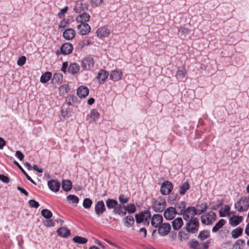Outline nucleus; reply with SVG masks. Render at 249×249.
I'll return each instance as SVG.
<instances>
[{"label": "nucleus", "mask_w": 249, "mask_h": 249, "mask_svg": "<svg viewBox=\"0 0 249 249\" xmlns=\"http://www.w3.org/2000/svg\"><path fill=\"white\" fill-rule=\"evenodd\" d=\"M185 228L188 232L195 233L196 232L199 228V220L197 218H193L188 220Z\"/></svg>", "instance_id": "1"}, {"label": "nucleus", "mask_w": 249, "mask_h": 249, "mask_svg": "<svg viewBox=\"0 0 249 249\" xmlns=\"http://www.w3.org/2000/svg\"><path fill=\"white\" fill-rule=\"evenodd\" d=\"M216 213L213 211H210L201 216V222L203 224L210 225H212L216 220Z\"/></svg>", "instance_id": "2"}, {"label": "nucleus", "mask_w": 249, "mask_h": 249, "mask_svg": "<svg viewBox=\"0 0 249 249\" xmlns=\"http://www.w3.org/2000/svg\"><path fill=\"white\" fill-rule=\"evenodd\" d=\"M151 217L150 211L146 210L135 215V219L137 223H141L142 222L149 223V219Z\"/></svg>", "instance_id": "3"}, {"label": "nucleus", "mask_w": 249, "mask_h": 249, "mask_svg": "<svg viewBox=\"0 0 249 249\" xmlns=\"http://www.w3.org/2000/svg\"><path fill=\"white\" fill-rule=\"evenodd\" d=\"M166 207V202L164 199L160 198L154 201L153 204L154 211L157 213L162 212Z\"/></svg>", "instance_id": "4"}, {"label": "nucleus", "mask_w": 249, "mask_h": 249, "mask_svg": "<svg viewBox=\"0 0 249 249\" xmlns=\"http://www.w3.org/2000/svg\"><path fill=\"white\" fill-rule=\"evenodd\" d=\"M182 215L185 220H188L190 217L191 218H194L193 217L196 215V207H188L187 209H185Z\"/></svg>", "instance_id": "5"}, {"label": "nucleus", "mask_w": 249, "mask_h": 249, "mask_svg": "<svg viewBox=\"0 0 249 249\" xmlns=\"http://www.w3.org/2000/svg\"><path fill=\"white\" fill-rule=\"evenodd\" d=\"M94 60L93 58L87 57L82 61L81 67L84 70L88 71L94 67Z\"/></svg>", "instance_id": "6"}, {"label": "nucleus", "mask_w": 249, "mask_h": 249, "mask_svg": "<svg viewBox=\"0 0 249 249\" xmlns=\"http://www.w3.org/2000/svg\"><path fill=\"white\" fill-rule=\"evenodd\" d=\"M173 186L172 183L169 181H164L161 185L160 187V193L163 195H167L173 190Z\"/></svg>", "instance_id": "7"}, {"label": "nucleus", "mask_w": 249, "mask_h": 249, "mask_svg": "<svg viewBox=\"0 0 249 249\" xmlns=\"http://www.w3.org/2000/svg\"><path fill=\"white\" fill-rule=\"evenodd\" d=\"M171 225L169 223H163L159 226L158 233L161 236L167 235L170 231Z\"/></svg>", "instance_id": "8"}, {"label": "nucleus", "mask_w": 249, "mask_h": 249, "mask_svg": "<svg viewBox=\"0 0 249 249\" xmlns=\"http://www.w3.org/2000/svg\"><path fill=\"white\" fill-rule=\"evenodd\" d=\"M176 214H177V213L176 208L170 207L165 210L164 216L167 220H171L174 218Z\"/></svg>", "instance_id": "9"}, {"label": "nucleus", "mask_w": 249, "mask_h": 249, "mask_svg": "<svg viewBox=\"0 0 249 249\" xmlns=\"http://www.w3.org/2000/svg\"><path fill=\"white\" fill-rule=\"evenodd\" d=\"M48 185L49 189L54 192H57L60 187V182L54 179H51L48 182Z\"/></svg>", "instance_id": "10"}, {"label": "nucleus", "mask_w": 249, "mask_h": 249, "mask_svg": "<svg viewBox=\"0 0 249 249\" xmlns=\"http://www.w3.org/2000/svg\"><path fill=\"white\" fill-rule=\"evenodd\" d=\"M73 47L71 44L70 43H66L63 44L61 48V53L66 55L71 53L73 51Z\"/></svg>", "instance_id": "11"}, {"label": "nucleus", "mask_w": 249, "mask_h": 249, "mask_svg": "<svg viewBox=\"0 0 249 249\" xmlns=\"http://www.w3.org/2000/svg\"><path fill=\"white\" fill-rule=\"evenodd\" d=\"M106 207L102 200L98 201L95 206V212L97 215H100L106 211Z\"/></svg>", "instance_id": "12"}, {"label": "nucleus", "mask_w": 249, "mask_h": 249, "mask_svg": "<svg viewBox=\"0 0 249 249\" xmlns=\"http://www.w3.org/2000/svg\"><path fill=\"white\" fill-rule=\"evenodd\" d=\"M163 221L162 216L159 214H154L151 219L152 226L157 228L160 226Z\"/></svg>", "instance_id": "13"}, {"label": "nucleus", "mask_w": 249, "mask_h": 249, "mask_svg": "<svg viewBox=\"0 0 249 249\" xmlns=\"http://www.w3.org/2000/svg\"><path fill=\"white\" fill-rule=\"evenodd\" d=\"M89 93V89L85 86H81L77 90V95L81 98H84L87 97Z\"/></svg>", "instance_id": "14"}, {"label": "nucleus", "mask_w": 249, "mask_h": 249, "mask_svg": "<svg viewBox=\"0 0 249 249\" xmlns=\"http://www.w3.org/2000/svg\"><path fill=\"white\" fill-rule=\"evenodd\" d=\"M98 37L103 38L107 37L110 35V31L107 27L104 26L99 28L96 32Z\"/></svg>", "instance_id": "15"}, {"label": "nucleus", "mask_w": 249, "mask_h": 249, "mask_svg": "<svg viewBox=\"0 0 249 249\" xmlns=\"http://www.w3.org/2000/svg\"><path fill=\"white\" fill-rule=\"evenodd\" d=\"M77 28L82 35H87L90 31V27L87 23H80L77 26Z\"/></svg>", "instance_id": "16"}, {"label": "nucleus", "mask_w": 249, "mask_h": 249, "mask_svg": "<svg viewBox=\"0 0 249 249\" xmlns=\"http://www.w3.org/2000/svg\"><path fill=\"white\" fill-rule=\"evenodd\" d=\"M123 72L121 70L112 71L110 74V79L114 81H119L122 79Z\"/></svg>", "instance_id": "17"}, {"label": "nucleus", "mask_w": 249, "mask_h": 249, "mask_svg": "<svg viewBox=\"0 0 249 249\" xmlns=\"http://www.w3.org/2000/svg\"><path fill=\"white\" fill-rule=\"evenodd\" d=\"M90 17V15L89 14L83 13L77 17L76 20L77 22L82 24L86 23V22L89 21Z\"/></svg>", "instance_id": "18"}, {"label": "nucleus", "mask_w": 249, "mask_h": 249, "mask_svg": "<svg viewBox=\"0 0 249 249\" xmlns=\"http://www.w3.org/2000/svg\"><path fill=\"white\" fill-rule=\"evenodd\" d=\"M63 37L67 40L73 39L75 36V31L71 28L66 29L63 33Z\"/></svg>", "instance_id": "19"}, {"label": "nucleus", "mask_w": 249, "mask_h": 249, "mask_svg": "<svg viewBox=\"0 0 249 249\" xmlns=\"http://www.w3.org/2000/svg\"><path fill=\"white\" fill-rule=\"evenodd\" d=\"M243 220V217L241 216H233L229 219L230 225L233 227H235L239 225Z\"/></svg>", "instance_id": "20"}, {"label": "nucleus", "mask_w": 249, "mask_h": 249, "mask_svg": "<svg viewBox=\"0 0 249 249\" xmlns=\"http://www.w3.org/2000/svg\"><path fill=\"white\" fill-rule=\"evenodd\" d=\"M108 76L109 73L107 71L104 70H102L98 73L97 78L100 83L104 82L105 80L107 79V78L108 77Z\"/></svg>", "instance_id": "21"}, {"label": "nucleus", "mask_w": 249, "mask_h": 249, "mask_svg": "<svg viewBox=\"0 0 249 249\" xmlns=\"http://www.w3.org/2000/svg\"><path fill=\"white\" fill-rule=\"evenodd\" d=\"M186 208V203L184 201H181L176 205V208L177 214L182 215Z\"/></svg>", "instance_id": "22"}, {"label": "nucleus", "mask_w": 249, "mask_h": 249, "mask_svg": "<svg viewBox=\"0 0 249 249\" xmlns=\"http://www.w3.org/2000/svg\"><path fill=\"white\" fill-rule=\"evenodd\" d=\"M183 224V220L181 217L177 218L172 221L173 228L175 230H178L180 229Z\"/></svg>", "instance_id": "23"}, {"label": "nucleus", "mask_w": 249, "mask_h": 249, "mask_svg": "<svg viewBox=\"0 0 249 249\" xmlns=\"http://www.w3.org/2000/svg\"><path fill=\"white\" fill-rule=\"evenodd\" d=\"M123 222L126 227L129 228L133 226L135 221L133 216L129 215L124 218Z\"/></svg>", "instance_id": "24"}, {"label": "nucleus", "mask_w": 249, "mask_h": 249, "mask_svg": "<svg viewBox=\"0 0 249 249\" xmlns=\"http://www.w3.org/2000/svg\"><path fill=\"white\" fill-rule=\"evenodd\" d=\"M57 234L62 237H67L71 234L70 231L66 227H61L57 230Z\"/></svg>", "instance_id": "25"}, {"label": "nucleus", "mask_w": 249, "mask_h": 249, "mask_svg": "<svg viewBox=\"0 0 249 249\" xmlns=\"http://www.w3.org/2000/svg\"><path fill=\"white\" fill-rule=\"evenodd\" d=\"M113 212L115 213L118 214L121 216H124L126 214L125 206L122 204H118Z\"/></svg>", "instance_id": "26"}, {"label": "nucleus", "mask_w": 249, "mask_h": 249, "mask_svg": "<svg viewBox=\"0 0 249 249\" xmlns=\"http://www.w3.org/2000/svg\"><path fill=\"white\" fill-rule=\"evenodd\" d=\"M186 72V69L184 67L178 69L176 76L178 81H181L185 77Z\"/></svg>", "instance_id": "27"}, {"label": "nucleus", "mask_w": 249, "mask_h": 249, "mask_svg": "<svg viewBox=\"0 0 249 249\" xmlns=\"http://www.w3.org/2000/svg\"><path fill=\"white\" fill-rule=\"evenodd\" d=\"M226 224L225 220L223 219H220L213 227L212 231L213 232H217L219 229L222 228Z\"/></svg>", "instance_id": "28"}, {"label": "nucleus", "mask_w": 249, "mask_h": 249, "mask_svg": "<svg viewBox=\"0 0 249 249\" xmlns=\"http://www.w3.org/2000/svg\"><path fill=\"white\" fill-rule=\"evenodd\" d=\"M79 70L80 67L79 65L76 63L71 64L68 67V71L73 75L78 72Z\"/></svg>", "instance_id": "29"}, {"label": "nucleus", "mask_w": 249, "mask_h": 249, "mask_svg": "<svg viewBox=\"0 0 249 249\" xmlns=\"http://www.w3.org/2000/svg\"><path fill=\"white\" fill-rule=\"evenodd\" d=\"M243 230L239 227L231 231V236L234 239H236L242 235Z\"/></svg>", "instance_id": "30"}, {"label": "nucleus", "mask_w": 249, "mask_h": 249, "mask_svg": "<svg viewBox=\"0 0 249 249\" xmlns=\"http://www.w3.org/2000/svg\"><path fill=\"white\" fill-rule=\"evenodd\" d=\"M207 204L206 203H201L197 205L196 208V215H200L204 212L207 209Z\"/></svg>", "instance_id": "31"}, {"label": "nucleus", "mask_w": 249, "mask_h": 249, "mask_svg": "<svg viewBox=\"0 0 249 249\" xmlns=\"http://www.w3.org/2000/svg\"><path fill=\"white\" fill-rule=\"evenodd\" d=\"M62 188L66 192L70 191L72 188V183L71 180L66 179L63 180L62 183Z\"/></svg>", "instance_id": "32"}, {"label": "nucleus", "mask_w": 249, "mask_h": 249, "mask_svg": "<svg viewBox=\"0 0 249 249\" xmlns=\"http://www.w3.org/2000/svg\"><path fill=\"white\" fill-rule=\"evenodd\" d=\"M246 198L240 199L235 203V208L239 212H244L243 206L246 203Z\"/></svg>", "instance_id": "33"}, {"label": "nucleus", "mask_w": 249, "mask_h": 249, "mask_svg": "<svg viewBox=\"0 0 249 249\" xmlns=\"http://www.w3.org/2000/svg\"><path fill=\"white\" fill-rule=\"evenodd\" d=\"M52 76V73L51 72H46L41 75L40 81L42 83H46L51 79Z\"/></svg>", "instance_id": "34"}, {"label": "nucleus", "mask_w": 249, "mask_h": 249, "mask_svg": "<svg viewBox=\"0 0 249 249\" xmlns=\"http://www.w3.org/2000/svg\"><path fill=\"white\" fill-rule=\"evenodd\" d=\"M106 205L108 209H113L115 210V208L118 205V202L115 199L108 198L106 201Z\"/></svg>", "instance_id": "35"}, {"label": "nucleus", "mask_w": 249, "mask_h": 249, "mask_svg": "<svg viewBox=\"0 0 249 249\" xmlns=\"http://www.w3.org/2000/svg\"><path fill=\"white\" fill-rule=\"evenodd\" d=\"M190 188V185L188 182H185L179 186V193L181 195H184Z\"/></svg>", "instance_id": "36"}, {"label": "nucleus", "mask_w": 249, "mask_h": 249, "mask_svg": "<svg viewBox=\"0 0 249 249\" xmlns=\"http://www.w3.org/2000/svg\"><path fill=\"white\" fill-rule=\"evenodd\" d=\"M210 236V231L208 230H204L201 231L198 235V238L200 240L203 241Z\"/></svg>", "instance_id": "37"}, {"label": "nucleus", "mask_w": 249, "mask_h": 249, "mask_svg": "<svg viewBox=\"0 0 249 249\" xmlns=\"http://www.w3.org/2000/svg\"><path fill=\"white\" fill-rule=\"evenodd\" d=\"M84 4L82 2L76 1L74 10L77 13H80L84 9Z\"/></svg>", "instance_id": "38"}, {"label": "nucleus", "mask_w": 249, "mask_h": 249, "mask_svg": "<svg viewBox=\"0 0 249 249\" xmlns=\"http://www.w3.org/2000/svg\"><path fill=\"white\" fill-rule=\"evenodd\" d=\"M72 240L74 242L80 244H85L88 242L87 238L79 236H76L74 237L72 239Z\"/></svg>", "instance_id": "39"}, {"label": "nucleus", "mask_w": 249, "mask_h": 249, "mask_svg": "<svg viewBox=\"0 0 249 249\" xmlns=\"http://www.w3.org/2000/svg\"><path fill=\"white\" fill-rule=\"evenodd\" d=\"M63 80V75L61 73H55L53 75V81L54 83L60 84Z\"/></svg>", "instance_id": "40"}, {"label": "nucleus", "mask_w": 249, "mask_h": 249, "mask_svg": "<svg viewBox=\"0 0 249 249\" xmlns=\"http://www.w3.org/2000/svg\"><path fill=\"white\" fill-rule=\"evenodd\" d=\"M41 214L43 217L47 219H50L53 216L51 211L47 209L42 210Z\"/></svg>", "instance_id": "41"}, {"label": "nucleus", "mask_w": 249, "mask_h": 249, "mask_svg": "<svg viewBox=\"0 0 249 249\" xmlns=\"http://www.w3.org/2000/svg\"><path fill=\"white\" fill-rule=\"evenodd\" d=\"M244 243V240L242 239H239L235 242L234 244L233 245L232 249H242Z\"/></svg>", "instance_id": "42"}, {"label": "nucleus", "mask_w": 249, "mask_h": 249, "mask_svg": "<svg viewBox=\"0 0 249 249\" xmlns=\"http://www.w3.org/2000/svg\"><path fill=\"white\" fill-rule=\"evenodd\" d=\"M125 212L127 211L129 213H134L136 211L135 206L133 204H129L125 206Z\"/></svg>", "instance_id": "43"}, {"label": "nucleus", "mask_w": 249, "mask_h": 249, "mask_svg": "<svg viewBox=\"0 0 249 249\" xmlns=\"http://www.w3.org/2000/svg\"><path fill=\"white\" fill-rule=\"evenodd\" d=\"M67 199L69 201H71L74 204H77L79 202L78 197L75 195H70L67 197Z\"/></svg>", "instance_id": "44"}, {"label": "nucleus", "mask_w": 249, "mask_h": 249, "mask_svg": "<svg viewBox=\"0 0 249 249\" xmlns=\"http://www.w3.org/2000/svg\"><path fill=\"white\" fill-rule=\"evenodd\" d=\"M92 204V200L90 198H86L83 201V206L85 209H89Z\"/></svg>", "instance_id": "45"}, {"label": "nucleus", "mask_w": 249, "mask_h": 249, "mask_svg": "<svg viewBox=\"0 0 249 249\" xmlns=\"http://www.w3.org/2000/svg\"><path fill=\"white\" fill-rule=\"evenodd\" d=\"M99 117V113L95 109L91 111L90 113V117L93 119L94 121L97 120Z\"/></svg>", "instance_id": "46"}, {"label": "nucleus", "mask_w": 249, "mask_h": 249, "mask_svg": "<svg viewBox=\"0 0 249 249\" xmlns=\"http://www.w3.org/2000/svg\"><path fill=\"white\" fill-rule=\"evenodd\" d=\"M190 247L193 249H200V243L196 241L190 242Z\"/></svg>", "instance_id": "47"}, {"label": "nucleus", "mask_w": 249, "mask_h": 249, "mask_svg": "<svg viewBox=\"0 0 249 249\" xmlns=\"http://www.w3.org/2000/svg\"><path fill=\"white\" fill-rule=\"evenodd\" d=\"M59 90L62 94H64L69 92L70 90L69 86L68 85H62L60 87Z\"/></svg>", "instance_id": "48"}, {"label": "nucleus", "mask_w": 249, "mask_h": 249, "mask_svg": "<svg viewBox=\"0 0 249 249\" xmlns=\"http://www.w3.org/2000/svg\"><path fill=\"white\" fill-rule=\"evenodd\" d=\"M178 236L180 240H186L189 238L188 233H185L184 231H180L178 233Z\"/></svg>", "instance_id": "49"}, {"label": "nucleus", "mask_w": 249, "mask_h": 249, "mask_svg": "<svg viewBox=\"0 0 249 249\" xmlns=\"http://www.w3.org/2000/svg\"><path fill=\"white\" fill-rule=\"evenodd\" d=\"M26 61V58L25 56L20 57L17 61V64L19 66H22L25 64Z\"/></svg>", "instance_id": "50"}, {"label": "nucleus", "mask_w": 249, "mask_h": 249, "mask_svg": "<svg viewBox=\"0 0 249 249\" xmlns=\"http://www.w3.org/2000/svg\"><path fill=\"white\" fill-rule=\"evenodd\" d=\"M28 203L29 205L32 208H37L39 206V204L38 202L33 199L30 200L28 202Z\"/></svg>", "instance_id": "51"}, {"label": "nucleus", "mask_w": 249, "mask_h": 249, "mask_svg": "<svg viewBox=\"0 0 249 249\" xmlns=\"http://www.w3.org/2000/svg\"><path fill=\"white\" fill-rule=\"evenodd\" d=\"M119 201L121 203L125 204V203H126L128 201L129 199L128 197L125 196L124 195H121L119 196Z\"/></svg>", "instance_id": "52"}, {"label": "nucleus", "mask_w": 249, "mask_h": 249, "mask_svg": "<svg viewBox=\"0 0 249 249\" xmlns=\"http://www.w3.org/2000/svg\"><path fill=\"white\" fill-rule=\"evenodd\" d=\"M178 32L180 35L185 36L189 32V30L185 27L178 28Z\"/></svg>", "instance_id": "53"}, {"label": "nucleus", "mask_w": 249, "mask_h": 249, "mask_svg": "<svg viewBox=\"0 0 249 249\" xmlns=\"http://www.w3.org/2000/svg\"><path fill=\"white\" fill-rule=\"evenodd\" d=\"M103 2V0H91V4L92 7H97Z\"/></svg>", "instance_id": "54"}, {"label": "nucleus", "mask_w": 249, "mask_h": 249, "mask_svg": "<svg viewBox=\"0 0 249 249\" xmlns=\"http://www.w3.org/2000/svg\"><path fill=\"white\" fill-rule=\"evenodd\" d=\"M44 225L47 227H51L54 226V223L53 220L50 219L44 222Z\"/></svg>", "instance_id": "55"}, {"label": "nucleus", "mask_w": 249, "mask_h": 249, "mask_svg": "<svg viewBox=\"0 0 249 249\" xmlns=\"http://www.w3.org/2000/svg\"><path fill=\"white\" fill-rule=\"evenodd\" d=\"M0 180L5 183H8L10 181L9 178L3 174H0Z\"/></svg>", "instance_id": "56"}, {"label": "nucleus", "mask_w": 249, "mask_h": 249, "mask_svg": "<svg viewBox=\"0 0 249 249\" xmlns=\"http://www.w3.org/2000/svg\"><path fill=\"white\" fill-rule=\"evenodd\" d=\"M69 24L68 21L66 19L62 20L59 25V28L64 29Z\"/></svg>", "instance_id": "57"}, {"label": "nucleus", "mask_w": 249, "mask_h": 249, "mask_svg": "<svg viewBox=\"0 0 249 249\" xmlns=\"http://www.w3.org/2000/svg\"><path fill=\"white\" fill-rule=\"evenodd\" d=\"M14 163L18 167V168L21 171L23 174L25 175L26 178H27L29 175L27 173L24 171V170L22 168V167L19 165V164L16 160L14 161Z\"/></svg>", "instance_id": "58"}, {"label": "nucleus", "mask_w": 249, "mask_h": 249, "mask_svg": "<svg viewBox=\"0 0 249 249\" xmlns=\"http://www.w3.org/2000/svg\"><path fill=\"white\" fill-rule=\"evenodd\" d=\"M15 155L21 161L23 160L24 157V155L20 151H16Z\"/></svg>", "instance_id": "59"}, {"label": "nucleus", "mask_w": 249, "mask_h": 249, "mask_svg": "<svg viewBox=\"0 0 249 249\" xmlns=\"http://www.w3.org/2000/svg\"><path fill=\"white\" fill-rule=\"evenodd\" d=\"M68 111L67 109H65L64 108H62L61 110V116L63 117L64 119H66L68 118Z\"/></svg>", "instance_id": "60"}, {"label": "nucleus", "mask_w": 249, "mask_h": 249, "mask_svg": "<svg viewBox=\"0 0 249 249\" xmlns=\"http://www.w3.org/2000/svg\"><path fill=\"white\" fill-rule=\"evenodd\" d=\"M68 7L65 6L61 10V12L58 14V16L61 17L62 15H64L68 11Z\"/></svg>", "instance_id": "61"}, {"label": "nucleus", "mask_w": 249, "mask_h": 249, "mask_svg": "<svg viewBox=\"0 0 249 249\" xmlns=\"http://www.w3.org/2000/svg\"><path fill=\"white\" fill-rule=\"evenodd\" d=\"M209 242L200 243V249H207L209 247Z\"/></svg>", "instance_id": "62"}, {"label": "nucleus", "mask_w": 249, "mask_h": 249, "mask_svg": "<svg viewBox=\"0 0 249 249\" xmlns=\"http://www.w3.org/2000/svg\"><path fill=\"white\" fill-rule=\"evenodd\" d=\"M68 63L67 62H63L61 69V71H63V72L65 73L66 72L67 69L68 68Z\"/></svg>", "instance_id": "63"}, {"label": "nucleus", "mask_w": 249, "mask_h": 249, "mask_svg": "<svg viewBox=\"0 0 249 249\" xmlns=\"http://www.w3.org/2000/svg\"><path fill=\"white\" fill-rule=\"evenodd\" d=\"M17 189L18 191H19L21 193H23L25 195V196H29V194L23 188L20 187V186H18L17 187Z\"/></svg>", "instance_id": "64"}]
</instances>
